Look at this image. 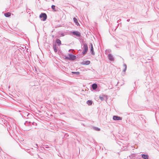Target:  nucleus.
<instances>
[{"label": "nucleus", "mask_w": 159, "mask_h": 159, "mask_svg": "<svg viewBox=\"0 0 159 159\" xmlns=\"http://www.w3.org/2000/svg\"><path fill=\"white\" fill-rule=\"evenodd\" d=\"M73 20L75 23V24L78 26H80V24L78 23V20L75 17H74L73 18Z\"/></svg>", "instance_id": "12"}, {"label": "nucleus", "mask_w": 159, "mask_h": 159, "mask_svg": "<svg viewBox=\"0 0 159 159\" xmlns=\"http://www.w3.org/2000/svg\"><path fill=\"white\" fill-rule=\"evenodd\" d=\"M98 85L97 84L94 83L92 85V89L94 90H96L98 88Z\"/></svg>", "instance_id": "11"}, {"label": "nucleus", "mask_w": 159, "mask_h": 159, "mask_svg": "<svg viewBox=\"0 0 159 159\" xmlns=\"http://www.w3.org/2000/svg\"><path fill=\"white\" fill-rule=\"evenodd\" d=\"M104 97H107V96H105V95H104V96H99V98L101 100V101H103L104 100Z\"/></svg>", "instance_id": "17"}, {"label": "nucleus", "mask_w": 159, "mask_h": 159, "mask_svg": "<svg viewBox=\"0 0 159 159\" xmlns=\"http://www.w3.org/2000/svg\"><path fill=\"white\" fill-rule=\"evenodd\" d=\"M90 63V62L89 61H84L81 63V64L83 65H89Z\"/></svg>", "instance_id": "9"}, {"label": "nucleus", "mask_w": 159, "mask_h": 159, "mask_svg": "<svg viewBox=\"0 0 159 159\" xmlns=\"http://www.w3.org/2000/svg\"><path fill=\"white\" fill-rule=\"evenodd\" d=\"M87 104L89 105H91L93 103V102L91 100H89L86 102Z\"/></svg>", "instance_id": "15"}, {"label": "nucleus", "mask_w": 159, "mask_h": 159, "mask_svg": "<svg viewBox=\"0 0 159 159\" xmlns=\"http://www.w3.org/2000/svg\"><path fill=\"white\" fill-rule=\"evenodd\" d=\"M90 51L91 52L92 54V55H94L95 54V52H94L93 45L92 43H90Z\"/></svg>", "instance_id": "8"}, {"label": "nucleus", "mask_w": 159, "mask_h": 159, "mask_svg": "<svg viewBox=\"0 0 159 159\" xmlns=\"http://www.w3.org/2000/svg\"><path fill=\"white\" fill-rule=\"evenodd\" d=\"M11 120L12 121V122L13 123V126H14L16 128V124H14V120L12 119H11Z\"/></svg>", "instance_id": "23"}, {"label": "nucleus", "mask_w": 159, "mask_h": 159, "mask_svg": "<svg viewBox=\"0 0 159 159\" xmlns=\"http://www.w3.org/2000/svg\"><path fill=\"white\" fill-rule=\"evenodd\" d=\"M56 42L58 46L60 45L61 44V41L59 39H57L56 40Z\"/></svg>", "instance_id": "13"}, {"label": "nucleus", "mask_w": 159, "mask_h": 159, "mask_svg": "<svg viewBox=\"0 0 159 159\" xmlns=\"http://www.w3.org/2000/svg\"><path fill=\"white\" fill-rule=\"evenodd\" d=\"M130 20L129 19H128L127 20V21H128V22H129Z\"/></svg>", "instance_id": "26"}, {"label": "nucleus", "mask_w": 159, "mask_h": 159, "mask_svg": "<svg viewBox=\"0 0 159 159\" xmlns=\"http://www.w3.org/2000/svg\"><path fill=\"white\" fill-rule=\"evenodd\" d=\"M83 52H82V54L83 55H85L87 52L88 50V47L87 44L86 43L83 44Z\"/></svg>", "instance_id": "2"}, {"label": "nucleus", "mask_w": 159, "mask_h": 159, "mask_svg": "<svg viewBox=\"0 0 159 159\" xmlns=\"http://www.w3.org/2000/svg\"><path fill=\"white\" fill-rule=\"evenodd\" d=\"M52 0V1H53V2L54 1V0Z\"/></svg>", "instance_id": "27"}, {"label": "nucleus", "mask_w": 159, "mask_h": 159, "mask_svg": "<svg viewBox=\"0 0 159 159\" xmlns=\"http://www.w3.org/2000/svg\"><path fill=\"white\" fill-rule=\"evenodd\" d=\"M68 56V57H65V59L71 61H74L76 58V56L73 54H69Z\"/></svg>", "instance_id": "1"}, {"label": "nucleus", "mask_w": 159, "mask_h": 159, "mask_svg": "<svg viewBox=\"0 0 159 159\" xmlns=\"http://www.w3.org/2000/svg\"><path fill=\"white\" fill-rule=\"evenodd\" d=\"M37 157H35L36 158H37L38 157H39V155H38V154H37Z\"/></svg>", "instance_id": "25"}, {"label": "nucleus", "mask_w": 159, "mask_h": 159, "mask_svg": "<svg viewBox=\"0 0 159 159\" xmlns=\"http://www.w3.org/2000/svg\"><path fill=\"white\" fill-rule=\"evenodd\" d=\"M36 146L38 147V145H37V144H36Z\"/></svg>", "instance_id": "28"}, {"label": "nucleus", "mask_w": 159, "mask_h": 159, "mask_svg": "<svg viewBox=\"0 0 159 159\" xmlns=\"http://www.w3.org/2000/svg\"><path fill=\"white\" fill-rule=\"evenodd\" d=\"M123 66L125 67V69L123 70V71L125 72L127 69V65H126V64H124L123 65Z\"/></svg>", "instance_id": "19"}, {"label": "nucleus", "mask_w": 159, "mask_h": 159, "mask_svg": "<svg viewBox=\"0 0 159 159\" xmlns=\"http://www.w3.org/2000/svg\"><path fill=\"white\" fill-rule=\"evenodd\" d=\"M2 121L3 122L5 125L7 126V131H9L11 129V128L12 129V127L10 125V122H9L7 123V121L5 120H2Z\"/></svg>", "instance_id": "3"}, {"label": "nucleus", "mask_w": 159, "mask_h": 159, "mask_svg": "<svg viewBox=\"0 0 159 159\" xmlns=\"http://www.w3.org/2000/svg\"><path fill=\"white\" fill-rule=\"evenodd\" d=\"M108 59L111 61H114V59L113 57V56L111 54H109L108 55Z\"/></svg>", "instance_id": "7"}, {"label": "nucleus", "mask_w": 159, "mask_h": 159, "mask_svg": "<svg viewBox=\"0 0 159 159\" xmlns=\"http://www.w3.org/2000/svg\"><path fill=\"white\" fill-rule=\"evenodd\" d=\"M93 128L94 130H95L96 131H100V128H98V127H93Z\"/></svg>", "instance_id": "21"}, {"label": "nucleus", "mask_w": 159, "mask_h": 159, "mask_svg": "<svg viewBox=\"0 0 159 159\" xmlns=\"http://www.w3.org/2000/svg\"><path fill=\"white\" fill-rule=\"evenodd\" d=\"M4 16L6 17H9L11 16V13L9 12L6 13L4 14Z\"/></svg>", "instance_id": "16"}, {"label": "nucleus", "mask_w": 159, "mask_h": 159, "mask_svg": "<svg viewBox=\"0 0 159 159\" xmlns=\"http://www.w3.org/2000/svg\"><path fill=\"white\" fill-rule=\"evenodd\" d=\"M72 33L73 35H75L77 37H81L80 32L78 31H73L72 32Z\"/></svg>", "instance_id": "5"}, {"label": "nucleus", "mask_w": 159, "mask_h": 159, "mask_svg": "<svg viewBox=\"0 0 159 159\" xmlns=\"http://www.w3.org/2000/svg\"><path fill=\"white\" fill-rule=\"evenodd\" d=\"M47 15L45 13H41L39 16V17L40 18H43L42 20L44 21H45L47 18Z\"/></svg>", "instance_id": "4"}, {"label": "nucleus", "mask_w": 159, "mask_h": 159, "mask_svg": "<svg viewBox=\"0 0 159 159\" xmlns=\"http://www.w3.org/2000/svg\"><path fill=\"white\" fill-rule=\"evenodd\" d=\"M72 73L74 74H75L77 75H80V73L79 72H72Z\"/></svg>", "instance_id": "20"}, {"label": "nucleus", "mask_w": 159, "mask_h": 159, "mask_svg": "<svg viewBox=\"0 0 159 159\" xmlns=\"http://www.w3.org/2000/svg\"><path fill=\"white\" fill-rule=\"evenodd\" d=\"M113 119L115 120H121L122 118L117 116H113Z\"/></svg>", "instance_id": "6"}, {"label": "nucleus", "mask_w": 159, "mask_h": 159, "mask_svg": "<svg viewBox=\"0 0 159 159\" xmlns=\"http://www.w3.org/2000/svg\"><path fill=\"white\" fill-rule=\"evenodd\" d=\"M117 23H118V26L120 24H121V22H120V19H119V20H117Z\"/></svg>", "instance_id": "22"}, {"label": "nucleus", "mask_w": 159, "mask_h": 159, "mask_svg": "<svg viewBox=\"0 0 159 159\" xmlns=\"http://www.w3.org/2000/svg\"><path fill=\"white\" fill-rule=\"evenodd\" d=\"M142 157L144 159H148L149 156L147 154H142L141 155Z\"/></svg>", "instance_id": "10"}, {"label": "nucleus", "mask_w": 159, "mask_h": 159, "mask_svg": "<svg viewBox=\"0 0 159 159\" xmlns=\"http://www.w3.org/2000/svg\"><path fill=\"white\" fill-rule=\"evenodd\" d=\"M53 48L54 50V51L55 52H57V49L56 47V44H53Z\"/></svg>", "instance_id": "14"}, {"label": "nucleus", "mask_w": 159, "mask_h": 159, "mask_svg": "<svg viewBox=\"0 0 159 159\" xmlns=\"http://www.w3.org/2000/svg\"><path fill=\"white\" fill-rule=\"evenodd\" d=\"M56 6H55L54 5H52L51 6L52 9L54 11H57V10L55 8Z\"/></svg>", "instance_id": "18"}, {"label": "nucleus", "mask_w": 159, "mask_h": 159, "mask_svg": "<svg viewBox=\"0 0 159 159\" xmlns=\"http://www.w3.org/2000/svg\"><path fill=\"white\" fill-rule=\"evenodd\" d=\"M28 152L30 153V154L31 155H34V154L33 153H32V152Z\"/></svg>", "instance_id": "24"}]
</instances>
